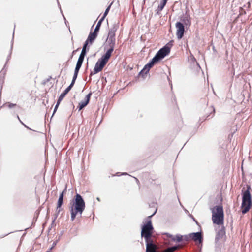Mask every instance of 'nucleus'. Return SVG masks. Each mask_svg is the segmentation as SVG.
<instances>
[{"label":"nucleus","instance_id":"9b49d317","mask_svg":"<svg viewBox=\"0 0 252 252\" xmlns=\"http://www.w3.org/2000/svg\"><path fill=\"white\" fill-rule=\"evenodd\" d=\"M190 238L194 240V241H199L200 243H202L203 238L201 234V232H197L196 233H191L189 234Z\"/></svg>","mask_w":252,"mask_h":252},{"label":"nucleus","instance_id":"a211bd4d","mask_svg":"<svg viewBox=\"0 0 252 252\" xmlns=\"http://www.w3.org/2000/svg\"><path fill=\"white\" fill-rule=\"evenodd\" d=\"M167 236L171 238L172 240L173 241H176L177 242H180L182 240L183 236L180 234H177L176 236H174L172 235L167 234Z\"/></svg>","mask_w":252,"mask_h":252},{"label":"nucleus","instance_id":"c03bdc74","mask_svg":"<svg viewBox=\"0 0 252 252\" xmlns=\"http://www.w3.org/2000/svg\"><path fill=\"white\" fill-rule=\"evenodd\" d=\"M97 199L98 201H99V200H99V198L98 197H97Z\"/></svg>","mask_w":252,"mask_h":252},{"label":"nucleus","instance_id":"9d476101","mask_svg":"<svg viewBox=\"0 0 252 252\" xmlns=\"http://www.w3.org/2000/svg\"><path fill=\"white\" fill-rule=\"evenodd\" d=\"M146 242V252H156L157 246L151 239L147 240Z\"/></svg>","mask_w":252,"mask_h":252},{"label":"nucleus","instance_id":"39448f33","mask_svg":"<svg viewBox=\"0 0 252 252\" xmlns=\"http://www.w3.org/2000/svg\"><path fill=\"white\" fill-rule=\"evenodd\" d=\"M212 220H223L224 214L221 206H216L212 209Z\"/></svg>","mask_w":252,"mask_h":252},{"label":"nucleus","instance_id":"0eeeda50","mask_svg":"<svg viewBox=\"0 0 252 252\" xmlns=\"http://www.w3.org/2000/svg\"><path fill=\"white\" fill-rule=\"evenodd\" d=\"M170 48L167 45H165L158 52L155 57L159 61L167 55L170 53Z\"/></svg>","mask_w":252,"mask_h":252},{"label":"nucleus","instance_id":"c756f323","mask_svg":"<svg viewBox=\"0 0 252 252\" xmlns=\"http://www.w3.org/2000/svg\"><path fill=\"white\" fill-rule=\"evenodd\" d=\"M75 82H73L72 80L70 84V85L67 87V88H69V89L70 90L72 87L73 86Z\"/></svg>","mask_w":252,"mask_h":252},{"label":"nucleus","instance_id":"5701e85b","mask_svg":"<svg viewBox=\"0 0 252 252\" xmlns=\"http://www.w3.org/2000/svg\"><path fill=\"white\" fill-rule=\"evenodd\" d=\"M70 91V90L69 89V88H66L63 92L60 95V96L61 97V98L62 97V98H63L64 97V96H65V95L69 92V91Z\"/></svg>","mask_w":252,"mask_h":252},{"label":"nucleus","instance_id":"79ce46f5","mask_svg":"<svg viewBox=\"0 0 252 252\" xmlns=\"http://www.w3.org/2000/svg\"><path fill=\"white\" fill-rule=\"evenodd\" d=\"M195 222H196V224H197V225H198V221H195Z\"/></svg>","mask_w":252,"mask_h":252},{"label":"nucleus","instance_id":"423d86ee","mask_svg":"<svg viewBox=\"0 0 252 252\" xmlns=\"http://www.w3.org/2000/svg\"><path fill=\"white\" fill-rule=\"evenodd\" d=\"M152 230L153 226L151 221H147V223L143 226L141 230V236L145 238V241H147V240L151 239V236Z\"/></svg>","mask_w":252,"mask_h":252},{"label":"nucleus","instance_id":"2f4dec72","mask_svg":"<svg viewBox=\"0 0 252 252\" xmlns=\"http://www.w3.org/2000/svg\"><path fill=\"white\" fill-rule=\"evenodd\" d=\"M57 242L58 241L53 242L52 246L50 248V250H51L53 249V248H54L57 245Z\"/></svg>","mask_w":252,"mask_h":252},{"label":"nucleus","instance_id":"4be33fe9","mask_svg":"<svg viewBox=\"0 0 252 252\" xmlns=\"http://www.w3.org/2000/svg\"><path fill=\"white\" fill-rule=\"evenodd\" d=\"M103 19H100L99 20V21L98 22L95 29H94V32H96L97 33L99 31V29H100V25L101 24V23L103 21Z\"/></svg>","mask_w":252,"mask_h":252},{"label":"nucleus","instance_id":"ea45409f","mask_svg":"<svg viewBox=\"0 0 252 252\" xmlns=\"http://www.w3.org/2000/svg\"><path fill=\"white\" fill-rule=\"evenodd\" d=\"M191 218H192V219L193 220V221H195V220L194 219V218L192 216H191Z\"/></svg>","mask_w":252,"mask_h":252},{"label":"nucleus","instance_id":"1a4fd4ad","mask_svg":"<svg viewBox=\"0 0 252 252\" xmlns=\"http://www.w3.org/2000/svg\"><path fill=\"white\" fill-rule=\"evenodd\" d=\"M176 28L177 29L176 36L178 39H181L184 33L185 28L183 24L178 22L176 24Z\"/></svg>","mask_w":252,"mask_h":252},{"label":"nucleus","instance_id":"a878e982","mask_svg":"<svg viewBox=\"0 0 252 252\" xmlns=\"http://www.w3.org/2000/svg\"><path fill=\"white\" fill-rule=\"evenodd\" d=\"M4 105H6L9 108H12L15 106H16V104H13L9 102H7L5 103Z\"/></svg>","mask_w":252,"mask_h":252},{"label":"nucleus","instance_id":"412c9836","mask_svg":"<svg viewBox=\"0 0 252 252\" xmlns=\"http://www.w3.org/2000/svg\"><path fill=\"white\" fill-rule=\"evenodd\" d=\"M82 63L83 62L77 61V64L74 70V73H78L79 70L82 66Z\"/></svg>","mask_w":252,"mask_h":252},{"label":"nucleus","instance_id":"e433bc0d","mask_svg":"<svg viewBox=\"0 0 252 252\" xmlns=\"http://www.w3.org/2000/svg\"><path fill=\"white\" fill-rule=\"evenodd\" d=\"M196 64H197V67H198V68L200 69V66L199 65V64H198V63H196Z\"/></svg>","mask_w":252,"mask_h":252},{"label":"nucleus","instance_id":"c9c22d12","mask_svg":"<svg viewBox=\"0 0 252 252\" xmlns=\"http://www.w3.org/2000/svg\"><path fill=\"white\" fill-rule=\"evenodd\" d=\"M185 239L188 240L189 238V235L184 236Z\"/></svg>","mask_w":252,"mask_h":252},{"label":"nucleus","instance_id":"c85d7f7f","mask_svg":"<svg viewBox=\"0 0 252 252\" xmlns=\"http://www.w3.org/2000/svg\"><path fill=\"white\" fill-rule=\"evenodd\" d=\"M78 73H74L73 77L72 78V81L73 82H75V80L77 77Z\"/></svg>","mask_w":252,"mask_h":252},{"label":"nucleus","instance_id":"ddd939ff","mask_svg":"<svg viewBox=\"0 0 252 252\" xmlns=\"http://www.w3.org/2000/svg\"><path fill=\"white\" fill-rule=\"evenodd\" d=\"M158 61L157 59V58L154 56L152 59L147 63L146 64L144 67V70H147V71H149L150 69Z\"/></svg>","mask_w":252,"mask_h":252},{"label":"nucleus","instance_id":"58836bf2","mask_svg":"<svg viewBox=\"0 0 252 252\" xmlns=\"http://www.w3.org/2000/svg\"><path fill=\"white\" fill-rule=\"evenodd\" d=\"M135 180H136V181H137V182H139L138 180L136 178H135Z\"/></svg>","mask_w":252,"mask_h":252},{"label":"nucleus","instance_id":"473e14b6","mask_svg":"<svg viewBox=\"0 0 252 252\" xmlns=\"http://www.w3.org/2000/svg\"><path fill=\"white\" fill-rule=\"evenodd\" d=\"M20 123L27 129L31 130L30 128H29L27 126H26L25 124H24L21 121H20Z\"/></svg>","mask_w":252,"mask_h":252},{"label":"nucleus","instance_id":"f3484780","mask_svg":"<svg viewBox=\"0 0 252 252\" xmlns=\"http://www.w3.org/2000/svg\"><path fill=\"white\" fill-rule=\"evenodd\" d=\"M149 206L151 208H153L154 209V211L153 213L151 215L147 217V219L146 220H150L151 217L156 214V213L158 210V206H157V203L152 202L151 204L149 205Z\"/></svg>","mask_w":252,"mask_h":252},{"label":"nucleus","instance_id":"20e7f679","mask_svg":"<svg viewBox=\"0 0 252 252\" xmlns=\"http://www.w3.org/2000/svg\"><path fill=\"white\" fill-rule=\"evenodd\" d=\"M214 226L217 232V234L215 238L216 242H219L220 240L222 239L223 236L225 235V230L224 225V221H213Z\"/></svg>","mask_w":252,"mask_h":252},{"label":"nucleus","instance_id":"4468645a","mask_svg":"<svg viewBox=\"0 0 252 252\" xmlns=\"http://www.w3.org/2000/svg\"><path fill=\"white\" fill-rule=\"evenodd\" d=\"M66 191V189H65L63 191H62L59 196V198L58 199V203H57V211L59 212L60 211V208L63 204V195L64 193Z\"/></svg>","mask_w":252,"mask_h":252},{"label":"nucleus","instance_id":"2eb2a0df","mask_svg":"<svg viewBox=\"0 0 252 252\" xmlns=\"http://www.w3.org/2000/svg\"><path fill=\"white\" fill-rule=\"evenodd\" d=\"M118 27L119 25L118 23L114 24L109 31L108 35L115 36V32L117 30Z\"/></svg>","mask_w":252,"mask_h":252},{"label":"nucleus","instance_id":"72a5a7b5","mask_svg":"<svg viewBox=\"0 0 252 252\" xmlns=\"http://www.w3.org/2000/svg\"><path fill=\"white\" fill-rule=\"evenodd\" d=\"M59 105H57L56 104L55 106V108H54V112H53V114L55 113V112L56 111Z\"/></svg>","mask_w":252,"mask_h":252},{"label":"nucleus","instance_id":"aec40b11","mask_svg":"<svg viewBox=\"0 0 252 252\" xmlns=\"http://www.w3.org/2000/svg\"><path fill=\"white\" fill-rule=\"evenodd\" d=\"M87 50H85L84 49H82L81 52V54L79 57L78 61H80L81 62H83L84 57L86 54Z\"/></svg>","mask_w":252,"mask_h":252},{"label":"nucleus","instance_id":"6e6552de","mask_svg":"<svg viewBox=\"0 0 252 252\" xmlns=\"http://www.w3.org/2000/svg\"><path fill=\"white\" fill-rule=\"evenodd\" d=\"M115 42V36L108 35L107 43L108 44L109 49L107 51V52L105 53L111 56V54L114 49Z\"/></svg>","mask_w":252,"mask_h":252},{"label":"nucleus","instance_id":"f257e3e1","mask_svg":"<svg viewBox=\"0 0 252 252\" xmlns=\"http://www.w3.org/2000/svg\"><path fill=\"white\" fill-rule=\"evenodd\" d=\"M85 207V203L82 196L77 194L75 196V201L70 207L71 219L73 220L75 218L76 214L79 213L81 214Z\"/></svg>","mask_w":252,"mask_h":252},{"label":"nucleus","instance_id":"37998d69","mask_svg":"<svg viewBox=\"0 0 252 252\" xmlns=\"http://www.w3.org/2000/svg\"><path fill=\"white\" fill-rule=\"evenodd\" d=\"M51 251V250H50V249H49V251H48L47 252H50V251Z\"/></svg>","mask_w":252,"mask_h":252},{"label":"nucleus","instance_id":"7c9ffc66","mask_svg":"<svg viewBox=\"0 0 252 252\" xmlns=\"http://www.w3.org/2000/svg\"><path fill=\"white\" fill-rule=\"evenodd\" d=\"M63 99V98H62V97H61H61L59 96V98H58V101H57V102L56 105H59V104H60V103L61 101Z\"/></svg>","mask_w":252,"mask_h":252},{"label":"nucleus","instance_id":"f03ea898","mask_svg":"<svg viewBox=\"0 0 252 252\" xmlns=\"http://www.w3.org/2000/svg\"><path fill=\"white\" fill-rule=\"evenodd\" d=\"M251 187L249 185H247V189L244 190V188H243L242 192V203L241 205L242 213L245 214L250 209L252 205V202L251 200V195L250 190Z\"/></svg>","mask_w":252,"mask_h":252},{"label":"nucleus","instance_id":"cd10ccee","mask_svg":"<svg viewBox=\"0 0 252 252\" xmlns=\"http://www.w3.org/2000/svg\"><path fill=\"white\" fill-rule=\"evenodd\" d=\"M89 43H90L89 41H88V40H86V41L85 42V43L84 44L82 49L87 50V47L88 45L89 44Z\"/></svg>","mask_w":252,"mask_h":252},{"label":"nucleus","instance_id":"6ab92c4d","mask_svg":"<svg viewBox=\"0 0 252 252\" xmlns=\"http://www.w3.org/2000/svg\"><path fill=\"white\" fill-rule=\"evenodd\" d=\"M168 0H162L160 4L158 6L157 9V14H159V12H161L165 5H166Z\"/></svg>","mask_w":252,"mask_h":252},{"label":"nucleus","instance_id":"393cba45","mask_svg":"<svg viewBox=\"0 0 252 252\" xmlns=\"http://www.w3.org/2000/svg\"><path fill=\"white\" fill-rule=\"evenodd\" d=\"M110 6H111V5H110L105 10L104 14H103V15L102 16V17L101 18V19H103V20H104V18H105V17L106 16V15L108 14V13L110 10Z\"/></svg>","mask_w":252,"mask_h":252},{"label":"nucleus","instance_id":"7ed1b4c3","mask_svg":"<svg viewBox=\"0 0 252 252\" xmlns=\"http://www.w3.org/2000/svg\"><path fill=\"white\" fill-rule=\"evenodd\" d=\"M110 57V55L105 53L96 63L93 71L91 72L90 75H93L97 74L101 71L108 62Z\"/></svg>","mask_w":252,"mask_h":252},{"label":"nucleus","instance_id":"a19ab883","mask_svg":"<svg viewBox=\"0 0 252 252\" xmlns=\"http://www.w3.org/2000/svg\"><path fill=\"white\" fill-rule=\"evenodd\" d=\"M122 174H123V175H126V174H127V173H123Z\"/></svg>","mask_w":252,"mask_h":252},{"label":"nucleus","instance_id":"a18cd8bd","mask_svg":"<svg viewBox=\"0 0 252 252\" xmlns=\"http://www.w3.org/2000/svg\"><path fill=\"white\" fill-rule=\"evenodd\" d=\"M189 24V20H187Z\"/></svg>","mask_w":252,"mask_h":252},{"label":"nucleus","instance_id":"f704fd0d","mask_svg":"<svg viewBox=\"0 0 252 252\" xmlns=\"http://www.w3.org/2000/svg\"><path fill=\"white\" fill-rule=\"evenodd\" d=\"M163 252H172L171 250H170L169 248H168L165 250L163 251Z\"/></svg>","mask_w":252,"mask_h":252},{"label":"nucleus","instance_id":"bb28decb","mask_svg":"<svg viewBox=\"0 0 252 252\" xmlns=\"http://www.w3.org/2000/svg\"><path fill=\"white\" fill-rule=\"evenodd\" d=\"M179 248V246H174L173 247H169L170 250L172 252H173L175 250H177Z\"/></svg>","mask_w":252,"mask_h":252},{"label":"nucleus","instance_id":"f8f14e48","mask_svg":"<svg viewBox=\"0 0 252 252\" xmlns=\"http://www.w3.org/2000/svg\"><path fill=\"white\" fill-rule=\"evenodd\" d=\"M92 95V93L90 92L86 95L85 100H82L79 103V110H81L84 107H85L89 103L90 99V97Z\"/></svg>","mask_w":252,"mask_h":252},{"label":"nucleus","instance_id":"dca6fc26","mask_svg":"<svg viewBox=\"0 0 252 252\" xmlns=\"http://www.w3.org/2000/svg\"><path fill=\"white\" fill-rule=\"evenodd\" d=\"M97 35V33L93 32V33H90L88 37L87 40L89 41L90 44H92L93 41L95 39Z\"/></svg>","mask_w":252,"mask_h":252},{"label":"nucleus","instance_id":"4c0bfd02","mask_svg":"<svg viewBox=\"0 0 252 252\" xmlns=\"http://www.w3.org/2000/svg\"><path fill=\"white\" fill-rule=\"evenodd\" d=\"M17 119H18L19 120V121L20 122L21 120L20 119L18 115L17 116Z\"/></svg>","mask_w":252,"mask_h":252},{"label":"nucleus","instance_id":"b1692460","mask_svg":"<svg viewBox=\"0 0 252 252\" xmlns=\"http://www.w3.org/2000/svg\"><path fill=\"white\" fill-rule=\"evenodd\" d=\"M149 71H147V70H144V68L142 70H141L140 72L139 73V75L141 76L143 78L144 77V76L147 74V73Z\"/></svg>","mask_w":252,"mask_h":252}]
</instances>
